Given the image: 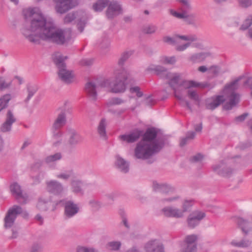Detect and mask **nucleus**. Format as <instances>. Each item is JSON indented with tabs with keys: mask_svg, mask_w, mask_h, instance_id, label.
Here are the masks:
<instances>
[{
	"mask_svg": "<svg viewBox=\"0 0 252 252\" xmlns=\"http://www.w3.org/2000/svg\"><path fill=\"white\" fill-rule=\"evenodd\" d=\"M99 46L102 49H105L110 46V40L107 36L102 37L99 42Z\"/></svg>",
	"mask_w": 252,
	"mask_h": 252,
	"instance_id": "nucleus-47",
	"label": "nucleus"
},
{
	"mask_svg": "<svg viewBox=\"0 0 252 252\" xmlns=\"http://www.w3.org/2000/svg\"><path fill=\"white\" fill-rule=\"evenodd\" d=\"M76 252H98V251L93 247L78 246L76 249Z\"/></svg>",
	"mask_w": 252,
	"mask_h": 252,
	"instance_id": "nucleus-46",
	"label": "nucleus"
},
{
	"mask_svg": "<svg viewBox=\"0 0 252 252\" xmlns=\"http://www.w3.org/2000/svg\"><path fill=\"white\" fill-rule=\"evenodd\" d=\"M192 205L193 202L191 200L184 201L182 205L183 209L181 210L183 212V213L188 211L189 209L192 206Z\"/></svg>",
	"mask_w": 252,
	"mask_h": 252,
	"instance_id": "nucleus-53",
	"label": "nucleus"
},
{
	"mask_svg": "<svg viewBox=\"0 0 252 252\" xmlns=\"http://www.w3.org/2000/svg\"><path fill=\"white\" fill-rule=\"evenodd\" d=\"M157 26L153 25H150L145 26L143 30V32L146 34H152L155 33L157 30Z\"/></svg>",
	"mask_w": 252,
	"mask_h": 252,
	"instance_id": "nucleus-50",
	"label": "nucleus"
},
{
	"mask_svg": "<svg viewBox=\"0 0 252 252\" xmlns=\"http://www.w3.org/2000/svg\"><path fill=\"white\" fill-rule=\"evenodd\" d=\"M22 213V208L18 205H14L11 208H10L4 218V227L6 228H11L19 214Z\"/></svg>",
	"mask_w": 252,
	"mask_h": 252,
	"instance_id": "nucleus-7",
	"label": "nucleus"
},
{
	"mask_svg": "<svg viewBox=\"0 0 252 252\" xmlns=\"http://www.w3.org/2000/svg\"><path fill=\"white\" fill-rule=\"evenodd\" d=\"M74 172L73 170H69L64 171V172L61 173L56 175L58 179H63V180H67L71 176L73 175Z\"/></svg>",
	"mask_w": 252,
	"mask_h": 252,
	"instance_id": "nucleus-45",
	"label": "nucleus"
},
{
	"mask_svg": "<svg viewBox=\"0 0 252 252\" xmlns=\"http://www.w3.org/2000/svg\"><path fill=\"white\" fill-rule=\"evenodd\" d=\"M177 37H175V35L173 37H171L169 36H165L163 38V41L165 42L169 43L172 45H174L176 44V40Z\"/></svg>",
	"mask_w": 252,
	"mask_h": 252,
	"instance_id": "nucleus-60",
	"label": "nucleus"
},
{
	"mask_svg": "<svg viewBox=\"0 0 252 252\" xmlns=\"http://www.w3.org/2000/svg\"><path fill=\"white\" fill-rule=\"evenodd\" d=\"M12 194L15 196L16 199L21 204H26L28 201V195L22 194V190L20 186L17 183H14L10 187Z\"/></svg>",
	"mask_w": 252,
	"mask_h": 252,
	"instance_id": "nucleus-10",
	"label": "nucleus"
},
{
	"mask_svg": "<svg viewBox=\"0 0 252 252\" xmlns=\"http://www.w3.org/2000/svg\"><path fill=\"white\" fill-rule=\"evenodd\" d=\"M52 131L53 136L56 139L60 138L63 135V133L60 130V129H54L53 128V126H52Z\"/></svg>",
	"mask_w": 252,
	"mask_h": 252,
	"instance_id": "nucleus-59",
	"label": "nucleus"
},
{
	"mask_svg": "<svg viewBox=\"0 0 252 252\" xmlns=\"http://www.w3.org/2000/svg\"><path fill=\"white\" fill-rule=\"evenodd\" d=\"M122 8L119 3L116 1L109 2L106 11V16L108 19H112L122 13Z\"/></svg>",
	"mask_w": 252,
	"mask_h": 252,
	"instance_id": "nucleus-15",
	"label": "nucleus"
},
{
	"mask_svg": "<svg viewBox=\"0 0 252 252\" xmlns=\"http://www.w3.org/2000/svg\"><path fill=\"white\" fill-rule=\"evenodd\" d=\"M241 79V77H239L232 82H231L229 84L226 85L225 88L227 89H234V86L236 85L238 82Z\"/></svg>",
	"mask_w": 252,
	"mask_h": 252,
	"instance_id": "nucleus-63",
	"label": "nucleus"
},
{
	"mask_svg": "<svg viewBox=\"0 0 252 252\" xmlns=\"http://www.w3.org/2000/svg\"><path fill=\"white\" fill-rule=\"evenodd\" d=\"M89 204L90 206L94 210L97 211L101 208L102 203L95 199H91L89 201Z\"/></svg>",
	"mask_w": 252,
	"mask_h": 252,
	"instance_id": "nucleus-48",
	"label": "nucleus"
},
{
	"mask_svg": "<svg viewBox=\"0 0 252 252\" xmlns=\"http://www.w3.org/2000/svg\"><path fill=\"white\" fill-rule=\"evenodd\" d=\"M47 190L53 194L60 195L63 191V187L62 183L56 180H50L46 183Z\"/></svg>",
	"mask_w": 252,
	"mask_h": 252,
	"instance_id": "nucleus-19",
	"label": "nucleus"
},
{
	"mask_svg": "<svg viewBox=\"0 0 252 252\" xmlns=\"http://www.w3.org/2000/svg\"><path fill=\"white\" fill-rule=\"evenodd\" d=\"M57 111L58 114L55 119L52 126L54 129H61L66 123V112L67 110L64 107L59 108Z\"/></svg>",
	"mask_w": 252,
	"mask_h": 252,
	"instance_id": "nucleus-11",
	"label": "nucleus"
},
{
	"mask_svg": "<svg viewBox=\"0 0 252 252\" xmlns=\"http://www.w3.org/2000/svg\"><path fill=\"white\" fill-rule=\"evenodd\" d=\"M115 80L110 83L108 80L104 82L105 86L109 84L111 92L114 93H123L126 90V83L129 74L126 69H115L114 71Z\"/></svg>",
	"mask_w": 252,
	"mask_h": 252,
	"instance_id": "nucleus-4",
	"label": "nucleus"
},
{
	"mask_svg": "<svg viewBox=\"0 0 252 252\" xmlns=\"http://www.w3.org/2000/svg\"><path fill=\"white\" fill-rule=\"evenodd\" d=\"M206 216L204 212L196 211L190 214L187 219L188 226L190 228H194L197 226L200 221Z\"/></svg>",
	"mask_w": 252,
	"mask_h": 252,
	"instance_id": "nucleus-13",
	"label": "nucleus"
},
{
	"mask_svg": "<svg viewBox=\"0 0 252 252\" xmlns=\"http://www.w3.org/2000/svg\"><path fill=\"white\" fill-rule=\"evenodd\" d=\"M197 239V237L194 234L186 236L182 246V252H196L197 249L196 242Z\"/></svg>",
	"mask_w": 252,
	"mask_h": 252,
	"instance_id": "nucleus-9",
	"label": "nucleus"
},
{
	"mask_svg": "<svg viewBox=\"0 0 252 252\" xmlns=\"http://www.w3.org/2000/svg\"><path fill=\"white\" fill-rule=\"evenodd\" d=\"M30 27H24L21 32L31 42L39 43L38 37L44 41L63 45L68 43L71 38V31L58 28L51 21H47L36 8H28L23 11Z\"/></svg>",
	"mask_w": 252,
	"mask_h": 252,
	"instance_id": "nucleus-1",
	"label": "nucleus"
},
{
	"mask_svg": "<svg viewBox=\"0 0 252 252\" xmlns=\"http://www.w3.org/2000/svg\"><path fill=\"white\" fill-rule=\"evenodd\" d=\"M126 102V100L120 97H114L110 98L106 103L108 107H111L113 105H119Z\"/></svg>",
	"mask_w": 252,
	"mask_h": 252,
	"instance_id": "nucleus-40",
	"label": "nucleus"
},
{
	"mask_svg": "<svg viewBox=\"0 0 252 252\" xmlns=\"http://www.w3.org/2000/svg\"><path fill=\"white\" fill-rule=\"evenodd\" d=\"M87 24V19L85 18H83L78 20L77 24V27L78 31L80 32H82L84 31V28Z\"/></svg>",
	"mask_w": 252,
	"mask_h": 252,
	"instance_id": "nucleus-51",
	"label": "nucleus"
},
{
	"mask_svg": "<svg viewBox=\"0 0 252 252\" xmlns=\"http://www.w3.org/2000/svg\"><path fill=\"white\" fill-rule=\"evenodd\" d=\"M237 223L245 234H247L250 231L251 229L249 228L250 223L248 220L242 218H238L237 220Z\"/></svg>",
	"mask_w": 252,
	"mask_h": 252,
	"instance_id": "nucleus-36",
	"label": "nucleus"
},
{
	"mask_svg": "<svg viewBox=\"0 0 252 252\" xmlns=\"http://www.w3.org/2000/svg\"><path fill=\"white\" fill-rule=\"evenodd\" d=\"M106 120L105 118H102L99 122L97 128V131L100 137L102 139L105 140L107 138L106 134Z\"/></svg>",
	"mask_w": 252,
	"mask_h": 252,
	"instance_id": "nucleus-32",
	"label": "nucleus"
},
{
	"mask_svg": "<svg viewBox=\"0 0 252 252\" xmlns=\"http://www.w3.org/2000/svg\"><path fill=\"white\" fill-rule=\"evenodd\" d=\"M238 1L243 7H248L252 4V0H238Z\"/></svg>",
	"mask_w": 252,
	"mask_h": 252,
	"instance_id": "nucleus-57",
	"label": "nucleus"
},
{
	"mask_svg": "<svg viewBox=\"0 0 252 252\" xmlns=\"http://www.w3.org/2000/svg\"><path fill=\"white\" fill-rule=\"evenodd\" d=\"M133 50H126L124 52H122L120 57L118 60V65L119 68H117L116 69H125L124 68V65L126 62L128 60V59L133 54Z\"/></svg>",
	"mask_w": 252,
	"mask_h": 252,
	"instance_id": "nucleus-28",
	"label": "nucleus"
},
{
	"mask_svg": "<svg viewBox=\"0 0 252 252\" xmlns=\"http://www.w3.org/2000/svg\"><path fill=\"white\" fill-rule=\"evenodd\" d=\"M76 18L75 12H70L66 15L63 19L65 24H69L74 21Z\"/></svg>",
	"mask_w": 252,
	"mask_h": 252,
	"instance_id": "nucleus-49",
	"label": "nucleus"
},
{
	"mask_svg": "<svg viewBox=\"0 0 252 252\" xmlns=\"http://www.w3.org/2000/svg\"><path fill=\"white\" fill-rule=\"evenodd\" d=\"M108 246L111 250L118 251L121 247V243L120 241H112L108 243Z\"/></svg>",
	"mask_w": 252,
	"mask_h": 252,
	"instance_id": "nucleus-54",
	"label": "nucleus"
},
{
	"mask_svg": "<svg viewBox=\"0 0 252 252\" xmlns=\"http://www.w3.org/2000/svg\"><path fill=\"white\" fill-rule=\"evenodd\" d=\"M68 132L69 137L68 140V143L69 145L74 146L82 141V137L74 129H69Z\"/></svg>",
	"mask_w": 252,
	"mask_h": 252,
	"instance_id": "nucleus-29",
	"label": "nucleus"
},
{
	"mask_svg": "<svg viewBox=\"0 0 252 252\" xmlns=\"http://www.w3.org/2000/svg\"><path fill=\"white\" fill-rule=\"evenodd\" d=\"M225 101L222 95H214L205 101V107L207 109L214 110Z\"/></svg>",
	"mask_w": 252,
	"mask_h": 252,
	"instance_id": "nucleus-14",
	"label": "nucleus"
},
{
	"mask_svg": "<svg viewBox=\"0 0 252 252\" xmlns=\"http://www.w3.org/2000/svg\"><path fill=\"white\" fill-rule=\"evenodd\" d=\"M201 84L205 85L206 86L204 87L198 86V87H200L201 88H205L208 87V84L207 83H199ZM197 87H195L194 88H197ZM193 87H191L190 88L188 89V90L187 92V95L189 97V98L191 100H193L195 101L199 102L200 101V98L198 94H197V92L195 90H191L190 89L192 88ZM187 89H185L183 87H181L180 88V90H182V93L184 90H187Z\"/></svg>",
	"mask_w": 252,
	"mask_h": 252,
	"instance_id": "nucleus-30",
	"label": "nucleus"
},
{
	"mask_svg": "<svg viewBox=\"0 0 252 252\" xmlns=\"http://www.w3.org/2000/svg\"><path fill=\"white\" fill-rule=\"evenodd\" d=\"M164 145V141H155L152 143L140 141L134 149V157L142 160L150 159L152 156L159 153Z\"/></svg>",
	"mask_w": 252,
	"mask_h": 252,
	"instance_id": "nucleus-3",
	"label": "nucleus"
},
{
	"mask_svg": "<svg viewBox=\"0 0 252 252\" xmlns=\"http://www.w3.org/2000/svg\"><path fill=\"white\" fill-rule=\"evenodd\" d=\"M178 1L181 4L180 7V14L189 13L192 10V7L189 0H178Z\"/></svg>",
	"mask_w": 252,
	"mask_h": 252,
	"instance_id": "nucleus-33",
	"label": "nucleus"
},
{
	"mask_svg": "<svg viewBox=\"0 0 252 252\" xmlns=\"http://www.w3.org/2000/svg\"><path fill=\"white\" fill-rule=\"evenodd\" d=\"M202 158V155L200 154H197L190 158V161L192 162H196L200 161Z\"/></svg>",
	"mask_w": 252,
	"mask_h": 252,
	"instance_id": "nucleus-62",
	"label": "nucleus"
},
{
	"mask_svg": "<svg viewBox=\"0 0 252 252\" xmlns=\"http://www.w3.org/2000/svg\"><path fill=\"white\" fill-rule=\"evenodd\" d=\"M115 165L124 173H126L129 171V163L119 155L116 156Z\"/></svg>",
	"mask_w": 252,
	"mask_h": 252,
	"instance_id": "nucleus-27",
	"label": "nucleus"
},
{
	"mask_svg": "<svg viewBox=\"0 0 252 252\" xmlns=\"http://www.w3.org/2000/svg\"><path fill=\"white\" fill-rule=\"evenodd\" d=\"M155 101L152 97V95H149L145 99V104L147 106L151 107L155 104Z\"/></svg>",
	"mask_w": 252,
	"mask_h": 252,
	"instance_id": "nucleus-56",
	"label": "nucleus"
},
{
	"mask_svg": "<svg viewBox=\"0 0 252 252\" xmlns=\"http://www.w3.org/2000/svg\"><path fill=\"white\" fill-rule=\"evenodd\" d=\"M17 121V119L14 114L13 112L8 110L5 115V120L0 127V130L3 132L10 131L11 129L12 125Z\"/></svg>",
	"mask_w": 252,
	"mask_h": 252,
	"instance_id": "nucleus-16",
	"label": "nucleus"
},
{
	"mask_svg": "<svg viewBox=\"0 0 252 252\" xmlns=\"http://www.w3.org/2000/svg\"><path fill=\"white\" fill-rule=\"evenodd\" d=\"M93 59H86L82 60L80 63L83 65L90 66L93 63Z\"/></svg>",
	"mask_w": 252,
	"mask_h": 252,
	"instance_id": "nucleus-64",
	"label": "nucleus"
},
{
	"mask_svg": "<svg viewBox=\"0 0 252 252\" xmlns=\"http://www.w3.org/2000/svg\"><path fill=\"white\" fill-rule=\"evenodd\" d=\"M28 96L24 101L27 103L31 98L34 95L38 90L37 87L35 85L29 84L27 86Z\"/></svg>",
	"mask_w": 252,
	"mask_h": 252,
	"instance_id": "nucleus-39",
	"label": "nucleus"
},
{
	"mask_svg": "<svg viewBox=\"0 0 252 252\" xmlns=\"http://www.w3.org/2000/svg\"><path fill=\"white\" fill-rule=\"evenodd\" d=\"M11 85V82L6 83L5 81L0 79V90L3 91V90L8 88Z\"/></svg>",
	"mask_w": 252,
	"mask_h": 252,
	"instance_id": "nucleus-58",
	"label": "nucleus"
},
{
	"mask_svg": "<svg viewBox=\"0 0 252 252\" xmlns=\"http://www.w3.org/2000/svg\"><path fill=\"white\" fill-rule=\"evenodd\" d=\"M158 135V132L155 127L148 128L143 135L142 141L147 143H152L155 141H164V140L156 139Z\"/></svg>",
	"mask_w": 252,
	"mask_h": 252,
	"instance_id": "nucleus-23",
	"label": "nucleus"
},
{
	"mask_svg": "<svg viewBox=\"0 0 252 252\" xmlns=\"http://www.w3.org/2000/svg\"><path fill=\"white\" fill-rule=\"evenodd\" d=\"M162 212L167 217L180 218L183 217V212L181 210L172 207H164L162 209Z\"/></svg>",
	"mask_w": 252,
	"mask_h": 252,
	"instance_id": "nucleus-24",
	"label": "nucleus"
},
{
	"mask_svg": "<svg viewBox=\"0 0 252 252\" xmlns=\"http://www.w3.org/2000/svg\"><path fill=\"white\" fill-rule=\"evenodd\" d=\"M170 13L176 18L183 19L184 22L189 25L195 26V14L194 13L180 14V13L172 10L170 11Z\"/></svg>",
	"mask_w": 252,
	"mask_h": 252,
	"instance_id": "nucleus-22",
	"label": "nucleus"
},
{
	"mask_svg": "<svg viewBox=\"0 0 252 252\" xmlns=\"http://www.w3.org/2000/svg\"><path fill=\"white\" fill-rule=\"evenodd\" d=\"M252 243V241L246 240L245 239H242L240 242H237L233 240L231 242V244L235 247L240 248H247L250 246Z\"/></svg>",
	"mask_w": 252,
	"mask_h": 252,
	"instance_id": "nucleus-41",
	"label": "nucleus"
},
{
	"mask_svg": "<svg viewBox=\"0 0 252 252\" xmlns=\"http://www.w3.org/2000/svg\"><path fill=\"white\" fill-rule=\"evenodd\" d=\"M142 134V130L136 128L128 134L120 135L119 138L121 140L128 143H132L137 141Z\"/></svg>",
	"mask_w": 252,
	"mask_h": 252,
	"instance_id": "nucleus-18",
	"label": "nucleus"
},
{
	"mask_svg": "<svg viewBox=\"0 0 252 252\" xmlns=\"http://www.w3.org/2000/svg\"><path fill=\"white\" fill-rule=\"evenodd\" d=\"M54 203L49 199L41 198L39 200L37 204V207L41 211H47L50 206L54 205Z\"/></svg>",
	"mask_w": 252,
	"mask_h": 252,
	"instance_id": "nucleus-34",
	"label": "nucleus"
},
{
	"mask_svg": "<svg viewBox=\"0 0 252 252\" xmlns=\"http://www.w3.org/2000/svg\"><path fill=\"white\" fill-rule=\"evenodd\" d=\"M209 55L207 53L194 54L190 56L189 60L193 63H199L203 61Z\"/></svg>",
	"mask_w": 252,
	"mask_h": 252,
	"instance_id": "nucleus-38",
	"label": "nucleus"
},
{
	"mask_svg": "<svg viewBox=\"0 0 252 252\" xmlns=\"http://www.w3.org/2000/svg\"><path fill=\"white\" fill-rule=\"evenodd\" d=\"M146 252H164L163 244L158 240L149 241L145 246Z\"/></svg>",
	"mask_w": 252,
	"mask_h": 252,
	"instance_id": "nucleus-21",
	"label": "nucleus"
},
{
	"mask_svg": "<svg viewBox=\"0 0 252 252\" xmlns=\"http://www.w3.org/2000/svg\"><path fill=\"white\" fill-rule=\"evenodd\" d=\"M57 12L63 14L78 4L77 0H54Z\"/></svg>",
	"mask_w": 252,
	"mask_h": 252,
	"instance_id": "nucleus-8",
	"label": "nucleus"
},
{
	"mask_svg": "<svg viewBox=\"0 0 252 252\" xmlns=\"http://www.w3.org/2000/svg\"><path fill=\"white\" fill-rule=\"evenodd\" d=\"M162 62L165 64H173L176 62L175 57H163L162 58Z\"/></svg>",
	"mask_w": 252,
	"mask_h": 252,
	"instance_id": "nucleus-52",
	"label": "nucleus"
},
{
	"mask_svg": "<svg viewBox=\"0 0 252 252\" xmlns=\"http://www.w3.org/2000/svg\"><path fill=\"white\" fill-rule=\"evenodd\" d=\"M53 58L54 63L58 68V74L60 80L66 84L71 83L73 76L71 71L66 69L64 63V60L67 59V57H64L58 52L54 55Z\"/></svg>",
	"mask_w": 252,
	"mask_h": 252,
	"instance_id": "nucleus-5",
	"label": "nucleus"
},
{
	"mask_svg": "<svg viewBox=\"0 0 252 252\" xmlns=\"http://www.w3.org/2000/svg\"><path fill=\"white\" fill-rule=\"evenodd\" d=\"M240 95L235 92H232L229 96V101L223 106L225 110H231L235 107L239 102Z\"/></svg>",
	"mask_w": 252,
	"mask_h": 252,
	"instance_id": "nucleus-26",
	"label": "nucleus"
},
{
	"mask_svg": "<svg viewBox=\"0 0 252 252\" xmlns=\"http://www.w3.org/2000/svg\"><path fill=\"white\" fill-rule=\"evenodd\" d=\"M97 87L95 83L93 82L87 83L85 87V91L88 97L91 100L95 101L97 99Z\"/></svg>",
	"mask_w": 252,
	"mask_h": 252,
	"instance_id": "nucleus-25",
	"label": "nucleus"
},
{
	"mask_svg": "<svg viewBox=\"0 0 252 252\" xmlns=\"http://www.w3.org/2000/svg\"><path fill=\"white\" fill-rule=\"evenodd\" d=\"M252 25V14L250 15L245 20L243 24L240 28L241 31H245L248 29L247 36L248 37L252 39V27L249 28Z\"/></svg>",
	"mask_w": 252,
	"mask_h": 252,
	"instance_id": "nucleus-31",
	"label": "nucleus"
},
{
	"mask_svg": "<svg viewBox=\"0 0 252 252\" xmlns=\"http://www.w3.org/2000/svg\"><path fill=\"white\" fill-rule=\"evenodd\" d=\"M190 46V42H187L183 45L177 46L176 47V50L178 51L182 52L185 50L187 48Z\"/></svg>",
	"mask_w": 252,
	"mask_h": 252,
	"instance_id": "nucleus-61",
	"label": "nucleus"
},
{
	"mask_svg": "<svg viewBox=\"0 0 252 252\" xmlns=\"http://www.w3.org/2000/svg\"><path fill=\"white\" fill-rule=\"evenodd\" d=\"M227 163L224 161H221L220 163L214 165L212 166L214 171L219 175L229 177L233 172V170L227 166Z\"/></svg>",
	"mask_w": 252,
	"mask_h": 252,
	"instance_id": "nucleus-17",
	"label": "nucleus"
},
{
	"mask_svg": "<svg viewBox=\"0 0 252 252\" xmlns=\"http://www.w3.org/2000/svg\"><path fill=\"white\" fill-rule=\"evenodd\" d=\"M61 204L64 207V217L65 220L75 216L79 211V207L77 204L71 200H61L57 201L56 205Z\"/></svg>",
	"mask_w": 252,
	"mask_h": 252,
	"instance_id": "nucleus-6",
	"label": "nucleus"
},
{
	"mask_svg": "<svg viewBox=\"0 0 252 252\" xmlns=\"http://www.w3.org/2000/svg\"><path fill=\"white\" fill-rule=\"evenodd\" d=\"M153 190L155 191L167 195L173 193L175 191L174 187L166 183H158L156 181L153 182Z\"/></svg>",
	"mask_w": 252,
	"mask_h": 252,
	"instance_id": "nucleus-20",
	"label": "nucleus"
},
{
	"mask_svg": "<svg viewBox=\"0 0 252 252\" xmlns=\"http://www.w3.org/2000/svg\"><path fill=\"white\" fill-rule=\"evenodd\" d=\"M10 99L11 95L10 94H6L0 98V112L7 107Z\"/></svg>",
	"mask_w": 252,
	"mask_h": 252,
	"instance_id": "nucleus-42",
	"label": "nucleus"
},
{
	"mask_svg": "<svg viewBox=\"0 0 252 252\" xmlns=\"http://www.w3.org/2000/svg\"><path fill=\"white\" fill-rule=\"evenodd\" d=\"M57 111L58 114L55 119L52 126L54 129H61L66 123V112L67 110L64 107L59 108Z\"/></svg>",
	"mask_w": 252,
	"mask_h": 252,
	"instance_id": "nucleus-12",
	"label": "nucleus"
},
{
	"mask_svg": "<svg viewBox=\"0 0 252 252\" xmlns=\"http://www.w3.org/2000/svg\"><path fill=\"white\" fill-rule=\"evenodd\" d=\"M62 158L61 153H57L54 155H50L45 158V161L47 163H50L61 159Z\"/></svg>",
	"mask_w": 252,
	"mask_h": 252,
	"instance_id": "nucleus-44",
	"label": "nucleus"
},
{
	"mask_svg": "<svg viewBox=\"0 0 252 252\" xmlns=\"http://www.w3.org/2000/svg\"><path fill=\"white\" fill-rule=\"evenodd\" d=\"M195 136V133L193 131H189L187 133L185 137L182 138L181 140L180 145L181 147L187 144L189 140L193 139Z\"/></svg>",
	"mask_w": 252,
	"mask_h": 252,
	"instance_id": "nucleus-43",
	"label": "nucleus"
},
{
	"mask_svg": "<svg viewBox=\"0 0 252 252\" xmlns=\"http://www.w3.org/2000/svg\"><path fill=\"white\" fill-rule=\"evenodd\" d=\"M147 70L154 71L161 78L169 79L168 84L174 91V96L179 99L183 100L180 93L181 87H183L185 89H189L191 87L206 86L193 80L180 81L181 76L179 73L172 74L169 72L166 68L161 65L152 64L147 68Z\"/></svg>",
	"mask_w": 252,
	"mask_h": 252,
	"instance_id": "nucleus-2",
	"label": "nucleus"
},
{
	"mask_svg": "<svg viewBox=\"0 0 252 252\" xmlns=\"http://www.w3.org/2000/svg\"><path fill=\"white\" fill-rule=\"evenodd\" d=\"M83 183L79 180H74L71 182V189L75 193L83 194V190L82 188Z\"/></svg>",
	"mask_w": 252,
	"mask_h": 252,
	"instance_id": "nucleus-35",
	"label": "nucleus"
},
{
	"mask_svg": "<svg viewBox=\"0 0 252 252\" xmlns=\"http://www.w3.org/2000/svg\"><path fill=\"white\" fill-rule=\"evenodd\" d=\"M130 92L131 93H136L138 97H141L143 95V93L140 91V88L138 86H135L130 88Z\"/></svg>",
	"mask_w": 252,
	"mask_h": 252,
	"instance_id": "nucleus-55",
	"label": "nucleus"
},
{
	"mask_svg": "<svg viewBox=\"0 0 252 252\" xmlns=\"http://www.w3.org/2000/svg\"><path fill=\"white\" fill-rule=\"evenodd\" d=\"M109 0H98L93 4V9L95 11H101L109 4Z\"/></svg>",
	"mask_w": 252,
	"mask_h": 252,
	"instance_id": "nucleus-37",
	"label": "nucleus"
}]
</instances>
